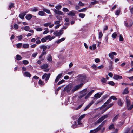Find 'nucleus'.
Returning a JSON list of instances; mask_svg holds the SVG:
<instances>
[{"instance_id":"obj_1","label":"nucleus","mask_w":133,"mask_h":133,"mask_svg":"<svg viewBox=\"0 0 133 133\" xmlns=\"http://www.w3.org/2000/svg\"><path fill=\"white\" fill-rule=\"evenodd\" d=\"M76 79L79 83H81L80 84H82V87L84 84L89 81V79L84 74L79 75L77 77Z\"/></svg>"},{"instance_id":"obj_2","label":"nucleus","mask_w":133,"mask_h":133,"mask_svg":"<svg viewBox=\"0 0 133 133\" xmlns=\"http://www.w3.org/2000/svg\"><path fill=\"white\" fill-rule=\"evenodd\" d=\"M128 97H127L126 98V101L128 109L129 110H131L133 108V105H130V100Z\"/></svg>"},{"instance_id":"obj_3","label":"nucleus","mask_w":133,"mask_h":133,"mask_svg":"<svg viewBox=\"0 0 133 133\" xmlns=\"http://www.w3.org/2000/svg\"><path fill=\"white\" fill-rule=\"evenodd\" d=\"M82 84H79L77 85L74 86L72 85V88L71 91V93H72L75 91L78 90L82 87Z\"/></svg>"},{"instance_id":"obj_4","label":"nucleus","mask_w":133,"mask_h":133,"mask_svg":"<svg viewBox=\"0 0 133 133\" xmlns=\"http://www.w3.org/2000/svg\"><path fill=\"white\" fill-rule=\"evenodd\" d=\"M104 124V123L102 122L101 124L98 126L96 129H95L93 130H91L90 131V133H96L102 127Z\"/></svg>"},{"instance_id":"obj_5","label":"nucleus","mask_w":133,"mask_h":133,"mask_svg":"<svg viewBox=\"0 0 133 133\" xmlns=\"http://www.w3.org/2000/svg\"><path fill=\"white\" fill-rule=\"evenodd\" d=\"M72 88V84H70L66 85L64 88L63 91H66L68 93L70 92H71V91Z\"/></svg>"},{"instance_id":"obj_6","label":"nucleus","mask_w":133,"mask_h":133,"mask_svg":"<svg viewBox=\"0 0 133 133\" xmlns=\"http://www.w3.org/2000/svg\"><path fill=\"white\" fill-rule=\"evenodd\" d=\"M50 75V73H48V74H47L46 73H45L42 76V79H43L45 78V81L46 83L49 80Z\"/></svg>"},{"instance_id":"obj_7","label":"nucleus","mask_w":133,"mask_h":133,"mask_svg":"<svg viewBox=\"0 0 133 133\" xmlns=\"http://www.w3.org/2000/svg\"><path fill=\"white\" fill-rule=\"evenodd\" d=\"M108 114L102 116L96 122L97 123H99L103 121L104 120L105 118L108 117Z\"/></svg>"},{"instance_id":"obj_8","label":"nucleus","mask_w":133,"mask_h":133,"mask_svg":"<svg viewBox=\"0 0 133 133\" xmlns=\"http://www.w3.org/2000/svg\"><path fill=\"white\" fill-rule=\"evenodd\" d=\"M111 99L109 98V99L100 108V109H102L105 107L107 105L111 102Z\"/></svg>"},{"instance_id":"obj_9","label":"nucleus","mask_w":133,"mask_h":133,"mask_svg":"<svg viewBox=\"0 0 133 133\" xmlns=\"http://www.w3.org/2000/svg\"><path fill=\"white\" fill-rule=\"evenodd\" d=\"M87 90L86 89L83 90L81 92V94L79 96L80 98H81L82 97L85 96L87 94Z\"/></svg>"},{"instance_id":"obj_10","label":"nucleus","mask_w":133,"mask_h":133,"mask_svg":"<svg viewBox=\"0 0 133 133\" xmlns=\"http://www.w3.org/2000/svg\"><path fill=\"white\" fill-rule=\"evenodd\" d=\"M53 10L54 12L56 14L59 15H63V12L61 11L55 9H54Z\"/></svg>"},{"instance_id":"obj_11","label":"nucleus","mask_w":133,"mask_h":133,"mask_svg":"<svg viewBox=\"0 0 133 133\" xmlns=\"http://www.w3.org/2000/svg\"><path fill=\"white\" fill-rule=\"evenodd\" d=\"M46 54L47 52L46 51H44L42 52L41 55H40L39 57V58L41 59V60L43 61L44 60V59L45 58V57H44V58H42Z\"/></svg>"},{"instance_id":"obj_12","label":"nucleus","mask_w":133,"mask_h":133,"mask_svg":"<svg viewBox=\"0 0 133 133\" xmlns=\"http://www.w3.org/2000/svg\"><path fill=\"white\" fill-rule=\"evenodd\" d=\"M117 54V53L115 52H112L111 53H109L108 55L111 59H112L114 58V55H116Z\"/></svg>"},{"instance_id":"obj_13","label":"nucleus","mask_w":133,"mask_h":133,"mask_svg":"<svg viewBox=\"0 0 133 133\" xmlns=\"http://www.w3.org/2000/svg\"><path fill=\"white\" fill-rule=\"evenodd\" d=\"M113 78L116 80H118V79H121L122 78L121 76H119L118 75L114 74Z\"/></svg>"},{"instance_id":"obj_14","label":"nucleus","mask_w":133,"mask_h":133,"mask_svg":"<svg viewBox=\"0 0 133 133\" xmlns=\"http://www.w3.org/2000/svg\"><path fill=\"white\" fill-rule=\"evenodd\" d=\"M103 92H101L100 93H97L94 96L97 99H98L100 98L101 96L102 95Z\"/></svg>"},{"instance_id":"obj_15","label":"nucleus","mask_w":133,"mask_h":133,"mask_svg":"<svg viewBox=\"0 0 133 133\" xmlns=\"http://www.w3.org/2000/svg\"><path fill=\"white\" fill-rule=\"evenodd\" d=\"M28 12H23V13H22L19 15V17L21 18L22 19H23L24 18V16Z\"/></svg>"},{"instance_id":"obj_16","label":"nucleus","mask_w":133,"mask_h":133,"mask_svg":"<svg viewBox=\"0 0 133 133\" xmlns=\"http://www.w3.org/2000/svg\"><path fill=\"white\" fill-rule=\"evenodd\" d=\"M45 37L46 40H49V41H51L55 38L54 37H51L50 35H48Z\"/></svg>"},{"instance_id":"obj_17","label":"nucleus","mask_w":133,"mask_h":133,"mask_svg":"<svg viewBox=\"0 0 133 133\" xmlns=\"http://www.w3.org/2000/svg\"><path fill=\"white\" fill-rule=\"evenodd\" d=\"M62 75V73L59 74L58 75L55 80V82L56 83H57L59 80V79L61 77Z\"/></svg>"},{"instance_id":"obj_18","label":"nucleus","mask_w":133,"mask_h":133,"mask_svg":"<svg viewBox=\"0 0 133 133\" xmlns=\"http://www.w3.org/2000/svg\"><path fill=\"white\" fill-rule=\"evenodd\" d=\"M46 59L49 62H51L52 61V57L50 54H49L47 55Z\"/></svg>"},{"instance_id":"obj_19","label":"nucleus","mask_w":133,"mask_h":133,"mask_svg":"<svg viewBox=\"0 0 133 133\" xmlns=\"http://www.w3.org/2000/svg\"><path fill=\"white\" fill-rule=\"evenodd\" d=\"M42 10L44 12H45L48 14H51V13H50V11L49 10L47 9L44 7L43 8Z\"/></svg>"},{"instance_id":"obj_20","label":"nucleus","mask_w":133,"mask_h":133,"mask_svg":"<svg viewBox=\"0 0 133 133\" xmlns=\"http://www.w3.org/2000/svg\"><path fill=\"white\" fill-rule=\"evenodd\" d=\"M32 15L30 14H27L25 16L26 18L28 20H30L32 17Z\"/></svg>"},{"instance_id":"obj_21","label":"nucleus","mask_w":133,"mask_h":133,"mask_svg":"<svg viewBox=\"0 0 133 133\" xmlns=\"http://www.w3.org/2000/svg\"><path fill=\"white\" fill-rule=\"evenodd\" d=\"M38 14L39 15L43 16L46 15V14L44 12V11H41L38 12Z\"/></svg>"},{"instance_id":"obj_22","label":"nucleus","mask_w":133,"mask_h":133,"mask_svg":"<svg viewBox=\"0 0 133 133\" xmlns=\"http://www.w3.org/2000/svg\"><path fill=\"white\" fill-rule=\"evenodd\" d=\"M48 66L47 64H44L41 65L40 66V68L43 69H46L48 67Z\"/></svg>"},{"instance_id":"obj_23","label":"nucleus","mask_w":133,"mask_h":133,"mask_svg":"<svg viewBox=\"0 0 133 133\" xmlns=\"http://www.w3.org/2000/svg\"><path fill=\"white\" fill-rule=\"evenodd\" d=\"M128 88V87H127L124 89L123 92V94H127L129 93Z\"/></svg>"},{"instance_id":"obj_24","label":"nucleus","mask_w":133,"mask_h":133,"mask_svg":"<svg viewBox=\"0 0 133 133\" xmlns=\"http://www.w3.org/2000/svg\"><path fill=\"white\" fill-rule=\"evenodd\" d=\"M119 117V114H118L116 115L113 118L112 121L114 122H115Z\"/></svg>"},{"instance_id":"obj_25","label":"nucleus","mask_w":133,"mask_h":133,"mask_svg":"<svg viewBox=\"0 0 133 133\" xmlns=\"http://www.w3.org/2000/svg\"><path fill=\"white\" fill-rule=\"evenodd\" d=\"M26 77H30L31 76V74L29 72H26L23 74Z\"/></svg>"},{"instance_id":"obj_26","label":"nucleus","mask_w":133,"mask_h":133,"mask_svg":"<svg viewBox=\"0 0 133 133\" xmlns=\"http://www.w3.org/2000/svg\"><path fill=\"white\" fill-rule=\"evenodd\" d=\"M16 59L17 60H20L22 59V57L19 55L17 54L16 56Z\"/></svg>"},{"instance_id":"obj_27","label":"nucleus","mask_w":133,"mask_h":133,"mask_svg":"<svg viewBox=\"0 0 133 133\" xmlns=\"http://www.w3.org/2000/svg\"><path fill=\"white\" fill-rule=\"evenodd\" d=\"M124 24H125V26L127 27H131L132 26V24H128L127 23V22L125 21H124Z\"/></svg>"},{"instance_id":"obj_28","label":"nucleus","mask_w":133,"mask_h":133,"mask_svg":"<svg viewBox=\"0 0 133 133\" xmlns=\"http://www.w3.org/2000/svg\"><path fill=\"white\" fill-rule=\"evenodd\" d=\"M85 15V14L82 13H80L78 15L79 17L82 18H83Z\"/></svg>"},{"instance_id":"obj_29","label":"nucleus","mask_w":133,"mask_h":133,"mask_svg":"<svg viewBox=\"0 0 133 133\" xmlns=\"http://www.w3.org/2000/svg\"><path fill=\"white\" fill-rule=\"evenodd\" d=\"M54 34L56 36H58L61 35V33H60L59 32H58L57 31L54 32Z\"/></svg>"},{"instance_id":"obj_30","label":"nucleus","mask_w":133,"mask_h":133,"mask_svg":"<svg viewBox=\"0 0 133 133\" xmlns=\"http://www.w3.org/2000/svg\"><path fill=\"white\" fill-rule=\"evenodd\" d=\"M29 47V45L28 44H24L22 45V47L24 48H27Z\"/></svg>"},{"instance_id":"obj_31","label":"nucleus","mask_w":133,"mask_h":133,"mask_svg":"<svg viewBox=\"0 0 133 133\" xmlns=\"http://www.w3.org/2000/svg\"><path fill=\"white\" fill-rule=\"evenodd\" d=\"M55 7L56 9H57L58 10H59L61 9L62 7V6L61 5L58 4Z\"/></svg>"},{"instance_id":"obj_32","label":"nucleus","mask_w":133,"mask_h":133,"mask_svg":"<svg viewBox=\"0 0 133 133\" xmlns=\"http://www.w3.org/2000/svg\"><path fill=\"white\" fill-rule=\"evenodd\" d=\"M87 8H84L78 11L79 12H85L87 10Z\"/></svg>"},{"instance_id":"obj_33","label":"nucleus","mask_w":133,"mask_h":133,"mask_svg":"<svg viewBox=\"0 0 133 133\" xmlns=\"http://www.w3.org/2000/svg\"><path fill=\"white\" fill-rule=\"evenodd\" d=\"M38 10V9L37 7H34L32 9L31 11L33 12H36Z\"/></svg>"},{"instance_id":"obj_34","label":"nucleus","mask_w":133,"mask_h":133,"mask_svg":"<svg viewBox=\"0 0 133 133\" xmlns=\"http://www.w3.org/2000/svg\"><path fill=\"white\" fill-rule=\"evenodd\" d=\"M56 17L57 18V19L60 21L62 20V17L60 15H57L56 16Z\"/></svg>"},{"instance_id":"obj_35","label":"nucleus","mask_w":133,"mask_h":133,"mask_svg":"<svg viewBox=\"0 0 133 133\" xmlns=\"http://www.w3.org/2000/svg\"><path fill=\"white\" fill-rule=\"evenodd\" d=\"M117 35V34L115 32H114L112 34V37L113 38L115 39L116 38Z\"/></svg>"},{"instance_id":"obj_36","label":"nucleus","mask_w":133,"mask_h":133,"mask_svg":"<svg viewBox=\"0 0 133 133\" xmlns=\"http://www.w3.org/2000/svg\"><path fill=\"white\" fill-rule=\"evenodd\" d=\"M85 115H86L85 114H84L81 115L78 119H79V120H82V119L85 116Z\"/></svg>"},{"instance_id":"obj_37","label":"nucleus","mask_w":133,"mask_h":133,"mask_svg":"<svg viewBox=\"0 0 133 133\" xmlns=\"http://www.w3.org/2000/svg\"><path fill=\"white\" fill-rule=\"evenodd\" d=\"M41 85H44L45 83H44V82L43 81H42L41 80H40L38 82Z\"/></svg>"},{"instance_id":"obj_38","label":"nucleus","mask_w":133,"mask_h":133,"mask_svg":"<svg viewBox=\"0 0 133 133\" xmlns=\"http://www.w3.org/2000/svg\"><path fill=\"white\" fill-rule=\"evenodd\" d=\"M81 120H79V119L78 120V125H80V127H82L83 126V125L82 123L81 122Z\"/></svg>"},{"instance_id":"obj_39","label":"nucleus","mask_w":133,"mask_h":133,"mask_svg":"<svg viewBox=\"0 0 133 133\" xmlns=\"http://www.w3.org/2000/svg\"><path fill=\"white\" fill-rule=\"evenodd\" d=\"M124 120H122L119 122V126H121L124 123Z\"/></svg>"},{"instance_id":"obj_40","label":"nucleus","mask_w":133,"mask_h":133,"mask_svg":"<svg viewBox=\"0 0 133 133\" xmlns=\"http://www.w3.org/2000/svg\"><path fill=\"white\" fill-rule=\"evenodd\" d=\"M35 29L37 31H41L43 30L42 28L39 27Z\"/></svg>"},{"instance_id":"obj_41","label":"nucleus","mask_w":133,"mask_h":133,"mask_svg":"<svg viewBox=\"0 0 133 133\" xmlns=\"http://www.w3.org/2000/svg\"><path fill=\"white\" fill-rule=\"evenodd\" d=\"M22 43H19L17 44H16L17 47L19 48H21L22 46Z\"/></svg>"},{"instance_id":"obj_42","label":"nucleus","mask_w":133,"mask_h":133,"mask_svg":"<svg viewBox=\"0 0 133 133\" xmlns=\"http://www.w3.org/2000/svg\"><path fill=\"white\" fill-rule=\"evenodd\" d=\"M24 30L27 31H28L29 30L30 28V27L28 26H25L24 27Z\"/></svg>"},{"instance_id":"obj_43","label":"nucleus","mask_w":133,"mask_h":133,"mask_svg":"<svg viewBox=\"0 0 133 133\" xmlns=\"http://www.w3.org/2000/svg\"><path fill=\"white\" fill-rule=\"evenodd\" d=\"M109 129H115L114 125L113 124L110 125L109 127Z\"/></svg>"},{"instance_id":"obj_44","label":"nucleus","mask_w":133,"mask_h":133,"mask_svg":"<svg viewBox=\"0 0 133 133\" xmlns=\"http://www.w3.org/2000/svg\"><path fill=\"white\" fill-rule=\"evenodd\" d=\"M108 83L109 85L112 86H114L115 85V83L112 81H109L108 82Z\"/></svg>"},{"instance_id":"obj_45","label":"nucleus","mask_w":133,"mask_h":133,"mask_svg":"<svg viewBox=\"0 0 133 133\" xmlns=\"http://www.w3.org/2000/svg\"><path fill=\"white\" fill-rule=\"evenodd\" d=\"M17 37L18 38V40L19 41H21L22 40L23 38V36L22 35L17 36Z\"/></svg>"},{"instance_id":"obj_46","label":"nucleus","mask_w":133,"mask_h":133,"mask_svg":"<svg viewBox=\"0 0 133 133\" xmlns=\"http://www.w3.org/2000/svg\"><path fill=\"white\" fill-rule=\"evenodd\" d=\"M18 25L16 24H15L14 26V28L15 29H17L18 28Z\"/></svg>"},{"instance_id":"obj_47","label":"nucleus","mask_w":133,"mask_h":133,"mask_svg":"<svg viewBox=\"0 0 133 133\" xmlns=\"http://www.w3.org/2000/svg\"><path fill=\"white\" fill-rule=\"evenodd\" d=\"M68 15L71 16H74L75 15V14L74 13L71 12H70L69 13H68Z\"/></svg>"},{"instance_id":"obj_48","label":"nucleus","mask_w":133,"mask_h":133,"mask_svg":"<svg viewBox=\"0 0 133 133\" xmlns=\"http://www.w3.org/2000/svg\"><path fill=\"white\" fill-rule=\"evenodd\" d=\"M23 62L24 65H26L28 64L29 62L27 60H24L23 61Z\"/></svg>"},{"instance_id":"obj_49","label":"nucleus","mask_w":133,"mask_h":133,"mask_svg":"<svg viewBox=\"0 0 133 133\" xmlns=\"http://www.w3.org/2000/svg\"><path fill=\"white\" fill-rule=\"evenodd\" d=\"M118 104L119 105L121 106L123 104V103L121 102L120 100H119L118 101Z\"/></svg>"},{"instance_id":"obj_50","label":"nucleus","mask_w":133,"mask_h":133,"mask_svg":"<svg viewBox=\"0 0 133 133\" xmlns=\"http://www.w3.org/2000/svg\"><path fill=\"white\" fill-rule=\"evenodd\" d=\"M65 81L64 80H62L60 81H59L57 85H59L60 84H62Z\"/></svg>"},{"instance_id":"obj_51","label":"nucleus","mask_w":133,"mask_h":133,"mask_svg":"<svg viewBox=\"0 0 133 133\" xmlns=\"http://www.w3.org/2000/svg\"><path fill=\"white\" fill-rule=\"evenodd\" d=\"M110 98L111 99H112L114 100H116L117 99V98L115 97L114 96H112Z\"/></svg>"},{"instance_id":"obj_52","label":"nucleus","mask_w":133,"mask_h":133,"mask_svg":"<svg viewBox=\"0 0 133 133\" xmlns=\"http://www.w3.org/2000/svg\"><path fill=\"white\" fill-rule=\"evenodd\" d=\"M101 81L103 83H104L106 82L107 81L105 78H102L101 80Z\"/></svg>"},{"instance_id":"obj_53","label":"nucleus","mask_w":133,"mask_h":133,"mask_svg":"<svg viewBox=\"0 0 133 133\" xmlns=\"http://www.w3.org/2000/svg\"><path fill=\"white\" fill-rule=\"evenodd\" d=\"M51 23H45L44 24V26L45 27H48V26H49V25Z\"/></svg>"},{"instance_id":"obj_54","label":"nucleus","mask_w":133,"mask_h":133,"mask_svg":"<svg viewBox=\"0 0 133 133\" xmlns=\"http://www.w3.org/2000/svg\"><path fill=\"white\" fill-rule=\"evenodd\" d=\"M63 11L64 12H67L69 11V10L66 8H64L63 9Z\"/></svg>"},{"instance_id":"obj_55","label":"nucleus","mask_w":133,"mask_h":133,"mask_svg":"<svg viewBox=\"0 0 133 133\" xmlns=\"http://www.w3.org/2000/svg\"><path fill=\"white\" fill-rule=\"evenodd\" d=\"M77 124L76 123H75L74 124L72 125L71 127L73 128H75L77 127Z\"/></svg>"},{"instance_id":"obj_56","label":"nucleus","mask_w":133,"mask_h":133,"mask_svg":"<svg viewBox=\"0 0 133 133\" xmlns=\"http://www.w3.org/2000/svg\"><path fill=\"white\" fill-rule=\"evenodd\" d=\"M130 129L129 128H127L125 129V132L124 133H128Z\"/></svg>"},{"instance_id":"obj_57","label":"nucleus","mask_w":133,"mask_h":133,"mask_svg":"<svg viewBox=\"0 0 133 133\" xmlns=\"http://www.w3.org/2000/svg\"><path fill=\"white\" fill-rule=\"evenodd\" d=\"M14 6V4L11 3L9 6V10H10Z\"/></svg>"},{"instance_id":"obj_58","label":"nucleus","mask_w":133,"mask_h":133,"mask_svg":"<svg viewBox=\"0 0 133 133\" xmlns=\"http://www.w3.org/2000/svg\"><path fill=\"white\" fill-rule=\"evenodd\" d=\"M103 36V34L101 32H99V38H101Z\"/></svg>"},{"instance_id":"obj_59","label":"nucleus","mask_w":133,"mask_h":133,"mask_svg":"<svg viewBox=\"0 0 133 133\" xmlns=\"http://www.w3.org/2000/svg\"><path fill=\"white\" fill-rule=\"evenodd\" d=\"M119 40L121 41H123V38L121 34L120 35Z\"/></svg>"},{"instance_id":"obj_60","label":"nucleus","mask_w":133,"mask_h":133,"mask_svg":"<svg viewBox=\"0 0 133 133\" xmlns=\"http://www.w3.org/2000/svg\"><path fill=\"white\" fill-rule=\"evenodd\" d=\"M60 23V21H55L54 22V24H59Z\"/></svg>"},{"instance_id":"obj_61","label":"nucleus","mask_w":133,"mask_h":133,"mask_svg":"<svg viewBox=\"0 0 133 133\" xmlns=\"http://www.w3.org/2000/svg\"><path fill=\"white\" fill-rule=\"evenodd\" d=\"M41 42H45L46 41V39H45V37L41 39Z\"/></svg>"},{"instance_id":"obj_62","label":"nucleus","mask_w":133,"mask_h":133,"mask_svg":"<svg viewBox=\"0 0 133 133\" xmlns=\"http://www.w3.org/2000/svg\"><path fill=\"white\" fill-rule=\"evenodd\" d=\"M37 54L38 53L37 52L33 53L32 55V56L33 57H35L36 56Z\"/></svg>"},{"instance_id":"obj_63","label":"nucleus","mask_w":133,"mask_h":133,"mask_svg":"<svg viewBox=\"0 0 133 133\" xmlns=\"http://www.w3.org/2000/svg\"><path fill=\"white\" fill-rule=\"evenodd\" d=\"M94 90H91L89 92L88 94L91 96V95L92 94V93L94 92Z\"/></svg>"},{"instance_id":"obj_64","label":"nucleus","mask_w":133,"mask_h":133,"mask_svg":"<svg viewBox=\"0 0 133 133\" xmlns=\"http://www.w3.org/2000/svg\"><path fill=\"white\" fill-rule=\"evenodd\" d=\"M92 67L94 69L96 70L97 69L96 66L95 64H93Z\"/></svg>"}]
</instances>
